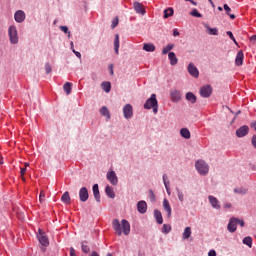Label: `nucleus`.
Instances as JSON below:
<instances>
[{
  "mask_svg": "<svg viewBox=\"0 0 256 256\" xmlns=\"http://www.w3.org/2000/svg\"><path fill=\"white\" fill-rule=\"evenodd\" d=\"M223 9L226 11V15L231 14V7H229V5L224 4Z\"/></svg>",
  "mask_w": 256,
  "mask_h": 256,
  "instance_id": "obj_47",
  "label": "nucleus"
},
{
  "mask_svg": "<svg viewBox=\"0 0 256 256\" xmlns=\"http://www.w3.org/2000/svg\"><path fill=\"white\" fill-rule=\"evenodd\" d=\"M100 114H101L103 117H106L107 119H111V113L109 112V108H107V106H103V107L100 109Z\"/></svg>",
  "mask_w": 256,
  "mask_h": 256,
  "instance_id": "obj_27",
  "label": "nucleus"
},
{
  "mask_svg": "<svg viewBox=\"0 0 256 256\" xmlns=\"http://www.w3.org/2000/svg\"><path fill=\"white\" fill-rule=\"evenodd\" d=\"M137 211L141 215H145L147 213V202L144 200H141L137 203Z\"/></svg>",
  "mask_w": 256,
  "mask_h": 256,
  "instance_id": "obj_17",
  "label": "nucleus"
},
{
  "mask_svg": "<svg viewBox=\"0 0 256 256\" xmlns=\"http://www.w3.org/2000/svg\"><path fill=\"white\" fill-rule=\"evenodd\" d=\"M237 225H240V227H245V221L243 219L236 218Z\"/></svg>",
  "mask_w": 256,
  "mask_h": 256,
  "instance_id": "obj_48",
  "label": "nucleus"
},
{
  "mask_svg": "<svg viewBox=\"0 0 256 256\" xmlns=\"http://www.w3.org/2000/svg\"><path fill=\"white\" fill-rule=\"evenodd\" d=\"M243 59H245V55L243 54V51L240 50L235 58V63L237 67H241V65H243Z\"/></svg>",
  "mask_w": 256,
  "mask_h": 256,
  "instance_id": "obj_20",
  "label": "nucleus"
},
{
  "mask_svg": "<svg viewBox=\"0 0 256 256\" xmlns=\"http://www.w3.org/2000/svg\"><path fill=\"white\" fill-rule=\"evenodd\" d=\"M105 193L109 199H115V191H113L111 186H106Z\"/></svg>",
  "mask_w": 256,
  "mask_h": 256,
  "instance_id": "obj_26",
  "label": "nucleus"
},
{
  "mask_svg": "<svg viewBox=\"0 0 256 256\" xmlns=\"http://www.w3.org/2000/svg\"><path fill=\"white\" fill-rule=\"evenodd\" d=\"M101 88L103 89V91H105V93H110L111 91V82H102L101 83Z\"/></svg>",
  "mask_w": 256,
  "mask_h": 256,
  "instance_id": "obj_34",
  "label": "nucleus"
},
{
  "mask_svg": "<svg viewBox=\"0 0 256 256\" xmlns=\"http://www.w3.org/2000/svg\"><path fill=\"white\" fill-rule=\"evenodd\" d=\"M168 59L170 61V65H177L178 59L177 56L175 55V52H169L168 53Z\"/></svg>",
  "mask_w": 256,
  "mask_h": 256,
  "instance_id": "obj_23",
  "label": "nucleus"
},
{
  "mask_svg": "<svg viewBox=\"0 0 256 256\" xmlns=\"http://www.w3.org/2000/svg\"><path fill=\"white\" fill-rule=\"evenodd\" d=\"M208 256H217V252L215 250H210Z\"/></svg>",
  "mask_w": 256,
  "mask_h": 256,
  "instance_id": "obj_53",
  "label": "nucleus"
},
{
  "mask_svg": "<svg viewBox=\"0 0 256 256\" xmlns=\"http://www.w3.org/2000/svg\"><path fill=\"white\" fill-rule=\"evenodd\" d=\"M60 30H61L63 33L67 34L68 37H71V31H69V27H67V26H60Z\"/></svg>",
  "mask_w": 256,
  "mask_h": 256,
  "instance_id": "obj_42",
  "label": "nucleus"
},
{
  "mask_svg": "<svg viewBox=\"0 0 256 256\" xmlns=\"http://www.w3.org/2000/svg\"><path fill=\"white\" fill-rule=\"evenodd\" d=\"M170 99L172 103H179L181 101V91L177 89L170 90Z\"/></svg>",
  "mask_w": 256,
  "mask_h": 256,
  "instance_id": "obj_9",
  "label": "nucleus"
},
{
  "mask_svg": "<svg viewBox=\"0 0 256 256\" xmlns=\"http://www.w3.org/2000/svg\"><path fill=\"white\" fill-rule=\"evenodd\" d=\"M251 143H252L254 149H256V134L252 136Z\"/></svg>",
  "mask_w": 256,
  "mask_h": 256,
  "instance_id": "obj_51",
  "label": "nucleus"
},
{
  "mask_svg": "<svg viewBox=\"0 0 256 256\" xmlns=\"http://www.w3.org/2000/svg\"><path fill=\"white\" fill-rule=\"evenodd\" d=\"M149 198H150V201H155V193L153 192V190H149Z\"/></svg>",
  "mask_w": 256,
  "mask_h": 256,
  "instance_id": "obj_49",
  "label": "nucleus"
},
{
  "mask_svg": "<svg viewBox=\"0 0 256 256\" xmlns=\"http://www.w3.org/2000/svg\"><path fill=\"white\" fill-rule=\"evenodd\" d=\"M119 25V18H114L113 20H112V25H111V27H112V29H115V27H117Z\"/></svg>",
  "mask_w": 256,
  "mask_h": 256,
  "instance_id": "obj_46",
  "label": "nucleus"
},
{
  "mask_svg": "<svg viewBox=\"0 0 256 256\" xmlns=\"http://www.w3.org/2000/svg\"><path fill=\"white\" fill-rule=\"evenodd\" d=\"M218 11H223V7L219 6Z\"/></svg>",
  "mask_w": 256,
  "mask_h": 256,
  "instance_id": "obj_64",
  "label": "nucleus"
},
{
  "mask_svg": "<svg viewBox=\"0 0 256 256\" xmlns=\"http://www.w3.org/2000/svg\"><path fill=\"white\" fill-rule=\"evenodd\" d=\"M189 237H191V227L188 226L183 231L182 239L185 241L189 239Z\"/></svg>",
  "mask_w": 256,
  "mask_h": 256,
  "instance_id": "obj_35",
  "label": "nucleus"
},
{
  "mask_svg": "<svg viewBox=\"0 0 256 256\" xmlns=\"http://www.w3.org/2000/svg\"><path fill=\"white\" fill-rule=\"evenodd\" d=\"M250 41H252V43H256V35L251 36Z\"/></svg>",
  "mask_w": 256,
  "mask_h": 256,
  "instance_id": "obj_59",
  "label": "nucleus"
},
{
  "mask_svg": "<svg viewBox=\"0 0 256 256\" xmlns=\"http://www.w3.org/2000/svg\"><path fill=\"white\" fill-rule=\"evenodd\" d=\"M123 116H124V119L133 118V106L131 104H126L123 107Z\"/></svg>",
  "mask_w": 256,
  "mask_h": 256,
  "instance_id": "obj_8",
  "label": "nucleus"
},
{
  "mask_svg": "<svg viewBox=\"0 0 256 256\" xmlns=\"http://www.w3.org/2000/svg\"><path fill=\"white\" fill-rule=\"evenodd\" d=\"M162 179H163L166 192L168 193V195H171V188L169 187L171 182H169V177H167V174H163Z\"/></svg>",
  "mask_w": 256,
  "mask_h": 256,
  "instance_id": "obj_22",
  "label": "nucleus"
},
{
  "mask_svg": "<svg viewBox=\"0 0 256 256\" xmlns=\"http://www.w3.org/2000/svg\"><path fill=\"white\" fill-rule=\"evenodd\" d=\"M187 71H188L189 75L194 77V79L199 78V69H197V66H195V64L189 63L187 66Z\"/></svg>",
  "mask_w": 256,
  "mask_h": 256,
  "instance_id": "obj_7",
  "label": "nucleus"
},
{
  "mask_svg": "<svg viewBox=\"0 0 256 256\" xmlns=\"http://www.w3.org/2000/svg\"><path fill=\"white\" fill-rule=\"evenodd\" d=\"M209 3L212 7H215V3H213V0L209 1Z\"/></svg>",
  "mask_w": 256,
  "mask_h": 256,
  "instance_id": "obj_63",
  "label": "nucleus"
},
{
  "mask_svg": "<svg viewBox=\"0 0 256 256\" xmlns=\"http://www.w3.org/2000/svg\"><path fill=\"white\" fill-rule=\"evenodd\" d=\"M154 218L156 219L158 225H163V214L158 209L154 210Z\"/></svg>",
  "mask_w": 256,
  "mask_h": 256,
  "instance_id": "obj_21",
  "label": "nucleus"
},
{
  "mask_svg": "<svg viewBox=\"0 0 256 256\" xmlns=\"http://www.w3.org/2000/svg\"><path fill=\"white\" fill-rule=\"evenodd\" d=\"M195 169L199 173V175H209V164H207L205 160H197L195 162Z\"/></svg>",
  "mask_w": 256,
  "mask_h": 256,
  "instance_id": "obj_2",
  "label": "nucleus"
},
{
  "mask_svg": "<svg viewBox=\"0 0 256 256\" xmlns=\"http://www.w3.org/2000/svg\"><path fill=\"white\" fill-rule=\"evenodd\" d=\"M8 37L11 45H17V43H19V34L17 32V26L11 25L8 28Z\"/></svg>",
  "mask_w": 256,
  "mask_h": 256,
  "instance_id": "obj_3",
  "label": "nucleus"
},
{
  "mask_svg": "<svg viewBox=\"0 0 256 256\" xmlns=\"http://www.w3.org/2000/svg\"><path fill=\"white\" fill-rule=\"evenodd\" d=\"M234 193L238 195H246L247 194V189L245 188H234Z\"/></svg>",
  "mask_w": 256,
  "mask_h": 256,
  "instance_id": "obj_40",
  "label": "nucleus"
},
{
  "mask_svg": "<svg viewBox=\"0 0 256 256\" xmlns=\"http://www.w3.org/2000/svg\"><path fill=\"white\" fill-rule=\"evenodd\" d=\"M26 15H25V11L23 10H17L14 13V21H16V23H23V21H25L26 19Z\"/></svg>",
  "mask_w": 256,
  "mask_h": 256,
  "instance_id": "obj_13",
  "label": "nucleus"
},
{
  "mask_svg": "<svg viewBox=\"0 0 256 256\" xmlns=\"http://www.w3.org/2000/svg\"><path fill=\"white\" fill-rule=\"evenodd\" d=\"M79 199L82 203H86L89 200V190L87 187H82L79 190Z\"/></svg>",
  "mask_w": 256,
  "mask_h": 256,
  "instance_id": "obj_10",
  "label": "nucleus"
},
{
  "mask_svg": "<svg viewBox=\"0 0 256 256\" xmlns=\"http://www.w3.org/2000/svg\"><path fill=\"white\" fill-rule=\"evenodd\" d=\"M228 16L230 17V19H235V14H228Z\"/></svg>",
  "mask_w": 256,
  "mask_h": 256,
  "instance_id": "obj_60",
  "label": "nucleus"
},
{
  "mask_svg": "<svg viewBox=\"0 0 256 256\" xmlns=\"http://www.w3.org/2000/svg\"><path fill=\"white\" fill-rule=\"evenodd\" d=\"M27 171V168H20L21 175H25V172Z\"/></svg>",
  "mask_w": 256,
  "mask_h": 256,
  "instance_id": "obj_58",
  "label": "nucleus"
},
{
  "mask_svg": "<svg viewBox=\"0 0 256 256\" xmlns=\"http://www.w3.org/2000/svg\"><path fill=\"white\" fill-rule=\"evenodd\" d=\"M227 230L229 233H235V231H237V218L232 217L229 219Z\"/></svg>",
  "mask_w": 256,
  "mask_h": 256,
  "instance_id": "obj_12",
  "label": "nucleus"
},
{
  "mask_svg": "<svg viewBox=\"0 0 256 256\" xmlns=\"http://www.w3.org/2000/svg\"><path fill=\"white\" fill-rule=\"evenodd\" d=\"M211 93H213V88L211 85H205L200 88V95L204 99L211 97Z\"/></svg>",
  "mask_w": 256,
  "mask_h": 256,
  "instance_id": "obj_6",
  "label": "nucleus"
},
{
  "mask_svg": "<svg viewBox=\"0 0 256 256\" xmlns=\"http://www.w3.org/2000/svg\"><path fill=\"white\" fill-rule=\"evenodd\" d=\"M158 104H159V101H157V95L151 94L150 98H148L144 103V109L150 110L152 109V107H155Z\"/></svg>",
  "mask_w": 256,
  "mask_h": 256,
  "instance_id": "obj_5",
  "label": "nucleus"
},
{
  "mask_svg": "<svg viewBox=\"0 0 256 256\" xmlns=\"http://www.w3.org/2000/svg\"><path fill=\"white\" fill-rule=\"evenodd\" d=\"M226 34L228 35V37H230L231 41H233L235 45H238L237 39H235V36H233V32L227 31Z\"/></svg>",
  "mask_w": 256,
  "mask_h": 256,
  "instance_id": "obj_43",
  "label": "nucleus"
},
{
  "mask_svg": "<svg viewBox=\"0 0 256 256\" xmlns=\"http://www.w3.org/2000/svg\"><path fill=\"white\" fill-rule=\"evenodd\" d=\"M175 47V44H168L162 49V55H167Z\"/></svg>",
  "mask_w": 256,
  "mask_h": 256,
  "instance_id": "obj_37",
  "label": "nucleus"
},
{
  "mask_svg": "<svg viewBox=\"0 0 256 256\" xmlns=\"http://www.w3.org/2000/svg\"><path fill=\"white\" fill-rule=\"evenodd\" d=\"M231 207H233V205L229 202L224 204V209H231Z\"/></svg>",
  "mask_w": 256,
  "mask_h": 256,
  "instance_id": "obj_54",
  "label": "nucleus"
},
{
  "mask_svg": "<svg viewBox=\"0 0 256 256\" xmlns=\"http://www.w3.org/2000/svg\"><path fill=\"white\" fill-rule=\"evenodd\" d=\"M192 5H197V2H195L194 0H188Z\"/></svg>",
  "mask_w": 256,
  "mask_h": 256,
  "instance_id": "obj_61",
  "label": "nucleus"
},
{
  "mask_svg": "<svg viewBox=\"0 0 256 256\" xmlns=\"http://www.w3.org/2000/svg\"><path fill=\"white\" fill-rule=\"evenodd\" d=\"M106 177L111 183V185H117L119 183V178L117 177V174L113 170L109 171Z\"/></svg>",
  "mask_w": 256,
  "mask_h": 256,
  "instance_id": "obj_14",
  "label": "nucleus"
},
{
  "mask_svg": "<svg viewBox=\"0 0 256 256\" xmlns=\"http://www.w3.org/2000/svg\"><path fill=\"white\" fill-rule=\"evenodd\" d=\"M190 15H192V17H198V18H201L202 15L201 13H199V11L197 9H193L191 12H190Z\"/></svg>",
  "mask_w": 256,
  "mask_h": 256,
  "instance_id": "obj_44",
  "label": "nucleus"
},
{
  "mask_svg": "<svg viewBox=\"0 0 256 256\" xmlns=\"http://www.w3.org/2000/svg\"><path fill=\"white\" fill-rule=\"evenodd\" d=\"M208 201H209L212 209H216L217 211H219V209H221V203L219 202L217 197H215L213 195H209L208 196Z\"/></svg>",
  "mask_w": 256,
  "mask_h": 256,
  "instance_id": "obj_11",
  "label": "nucleus"
},
{
  "mask_svg": "<svg viewBox=\"0 0 256 256\" xmlns=\"http://www.w3.org/2000/svg\"><path fill=\"white\" fill-rule=\"evenodd\" d=\"M112 227L119 237H121L123 233L125 235H129L131 233V224L125 219H123L121 223L118 219H114L112 222Z\"/></svg>",
  "mask_w": 256,
  "mask_h": 256,
  "instance_id": "obj_1",
  "label": "nucleus"
},
{
  "mask_svg": "<svg viewBox=\"0 0 256 256\" xmlns=\"http://www.w3.org/2000/svg\"><path fill=\"white\" fill-rule=\"evenodd\" d=\"M62 203H65L66 205H69L71 203V196L69 195V192L66 191L61 197Z\"/></svg>",
  "mask_w": 256,
  "mask_h": 256,
  "instance_id": "obj_30",
  "label": "nucleus"
},
{
  "mask_svg": "<svg viewBox=\"0 0 256 256\" xmlns=\"http://www.w3.org/2000/svg\"><path fill=\"white\" fill-rule=\"evenodd\" d=\"M81 249H82L83 253H90L91 252V248H89L87 246V242H82Z\"/></svg>",
  "mask_w": 256,
  "mask_h": 256,
  "instance_id": "obj_41",
  "label": "nucleus"
},
{
  "mask_svg": "<svg viewBox=\"0 0 256 256\" xmlns=\"http://www.w3.org/2000/svg\"><path fill=\"white\" fill-rule=\"evenodd\" d=\"M180 135L183 137V139H191V131H189L187 128L180 129Z\"/></svg>",
  "mask_w": 256,
  "mask_h": 256,
  "instance_id": "obj_24",
  "label": "nucleus"
},
{
  "mask_svg": "<svg viewBox=\"0 0 256 256\" xmlns=\"http://www.w3.org/2000/svg\"><path fill=\"white\" fill-rule=\"evenodd\" d=\"M176 195L180 203H183L185 201V194H183V190L179 189V187L176 188Z\"/></svg>",
  "mask_w": 256,
  "mask_h": 256,
  "instance_id": "obj_33",
  "label": "nucleus"
},
{
  "mask_svg": "<svg viewBox=\"0 0 256 256\" xmlns=\"http://www.w3.org/2000/svg\"><path fill=\"white\" fill-rule=\"evenodd\" d=\"M37 239L40 244H42L43 247H48L49 245V238L47 237V234L42 229L38 230L37 233Z\"/></svg>",
  "mask_w": 256,
  "mask_h": 256,
  "instance_id": "obj_4",
  "label": "nucleus"
},
{
  "mask_svg": "<svg viewBox=\"0 0 256 256\" xmlns=\"http://www.w3.org/2000/svg\"><path fill=\"white\" fill-rule=\"evenodd\" d=\"M174 10L173 8H168L164 10V19H169V17H173Z\"/></svg>",
  "mask_w": 256,
  "mask_h": 256,
  "instance_id": "obj_38",
  "label": "nucleus"
},
{
  "mask_svg": "<svg viewBox=\"0 0 256 256\" xmlns=\"http://www.w3.org/2000/svg\"><path fill=\"white\" fill-rule=\"evenodd\" d=\"M242 243L251 249V247H253V238L251 236H246L243 238Z\"/></svg>",
  "mask_w": 256,
  "mask_h": 256,
  "instance_id": "obj_28",
  "label": "nucleus"
},
{
  "mask_svg": "<svg viewBox=\"0 0 256 256\" xmlns=\"http://www.w3.org/2000/svg\"><path fill=\"white\" fill-rule=\"evenodd\" d=\"M162 233H164V235H169V233H171V225L164 224L162 227Z\"/></svg>",
  "mask_w": 256,
  "mask_h": 256,
  "instance_id": "obj_39",
  "label": "nucleus"
},
{
  "mask_svg": "<svg viewBox=\"0 0 256 256\" xmlns=\"http://www.w3.org/2000/svg\"><path fill=\"white\" fill-rule=\"evenodd\" d=\"M119 47H120L119 34H115L114 51H115L116 55H119Z\"/></svg>",
  "mask_w": 256,
  "mask_h": 256,
  "instance_id": "obj_29",
  "label": "nucleus"
},
{
  "mask_svg": "<svg viewBox=\"0 0 256 256\" xmlns=\"http://www.w3.org/2000/svg\"><path fill=\"white\" fill-rule=\"evenodd\" d=\"M179 35H180V34H179V30L174 29V30H173V36H174V37H179Z\"/></svg>",
  "mask_w": 256,
  "mask_h": 256,
  "instance_id": "obj_56",
  "label": "nucleus"
},
{
  "mask_svg": "<svg viewBox=\"0 0 256 256\" xmlns=\"http://www.w3.org/2000/svg\"><path fill=\"white\" fill-rule=\"evenodd\" d=\"M186 99L189 101V103H192L193 105L194 103H197V96H195L193 92H187Z\"/></svg>",
  "mask_w": 256,
  "mask_h": 256,
  "instance_id": "obj_25",
  "label": "nucleus"
},
{
  "mask_svg": "<svg viewBox=\"0 0 256 256\" xmlns=\"http://www.w3.org/2000/svg\"><path fill=\"white\" fill-rule=\"evenodd\" d=\"M204 27L209 35H219V30L217 28H210L208 24H205Z\"/></svg>",
  "mask_w": 256,
  "mask_h": 256,
  "instance_id": "obj_31",
  "label": "nucleus"
},
{
  "mask_svg": "<svg viewBox=\"0 0 256 256\" xmlns=\"http://www.w3.org/2000/svg\"><path fill=\"white\" fill-rule=\"evenodd\" d=\"M133 9L136 13H138V15H145V13H147V11H145V8H143V4L138 1L133 3Z\"/></svg>",
  "mask_w": 256,
  "mask_h": 256,
  "instance_id": "obj_16",
  "label": "nucleus"
},
{
  "mask_svg": "<svg viewBox=\"0 0 256 256\" xmlns=\"http://www.w3.org/2000/svg\"><path fill=\"white\" fill-rule=\"evenodd\" d=\"M108 70H109V72H110V75H115V72L113 71V64H110V65L108 66Z\"/></svg>",
  "mask_w": 256,
  "mask_h": 256,
  "instance_id": "obj_52",
  "label": "nucleus"
},
{
  "mask_svg": "<svg viewBox=\"0 0 256 256\" xmlns=\"http://www.w3.org/2000/svg\"><path fill=\"white\" fill-rule=\"evenodd\" d=\"M74 55H76V57H78V59H81V52L74 51Z\"/></svg>",
  "mask_w": 256,
  "mask_h": 256,
  "instance_id": "obj_57",
  "label": "nucleus"
},
{
  "mask_svg": "<svg viewBox=\"0 0 256 256\" xmlns=\"http://www.w3.org/2000/svg\"><path fill=\"white\" fill-rule=\"evenodd\" d=\"M143 49L147 53H153V51H155V46L152 43H145Z\"/></svg>",
  "mask_w": 256,
  "mask_h": 256,
  "instance_id": "obj_32",
  "label": "nucleus"
},
{
  "mask_svg": "<svg viewBox=\"0 0 256 256\" xmlns=\"http://www.w3.org/2000/svg\"><path fill=\"white\" fill-rule=\"evenodd\" d=\"M39 199H40V203H43V201H45V194L40 193Z\"/></svg>",
  "mask_w": 256,
  "mask_h": 256,
  "instance_id": "obj_55",
  "label": "nucleus"
},
{
  "mask_svg": "<svg viewBox=\"0 0 256 256\" xmlns=\"http://www.w3.org/2000/svg\"><path fill=\"white\" fill-rule=\"evenodd\" d=\"M151 109L153 110V113H155V114L159 113V104H156L155 106H152Z\"/></svg>",
  "mask_w": 256,
  "mask_h": 256,
  "instance_id": "obj_50",
  "label": "nucleus"
},
{
  "mask_svg": "<svg viewBox=\"0 0 256 256\" xmlns=\"http://www.w3.org/2000/svg\"><path fill=\"white\" fill-rule=\"evenodd\" d=\"M51 71H53V69L51 68V64H49V62H47L45 64V72H46V75H49V73H51Z\"/></svg>",
  "mask_w": 256,
  "mask_h": 256,
  "instance_id": "obj_45",
  "label": "nucleus"
},
{
  "mask_svg": "<svg viewBox=\"0 0 256 256\" xmlns=\"http://www.w3.org/2000/svg\"><path fill=\"white\" fill-rule=\"evenodd\" d=\"M92 191H93L95 201L97 203H101V192H99V184H94L92 186Z\"/></svg>",
  "mask_w": 256,
  "mask_h": 256,
  "instance_id": "obj_18",
  "label": "nucleus"
},
{
  "mask_svg": "<svg viewBox=\"0 0 256 256\" xmlns=\"http://www.w3.org/2000/svg\"><path fill=\"white\" fill-rule=\"evenodd\" d=\"M70 46H71V49H75V44H73V42H70Z\"/></svg>",
  "mask_w": 256,
  "mask_h": 256,
  "instance_id": "obj_62",
  "label": "nucleus"
},
{
  "mask_svg": "<svg viewBox=\"0 0 256 256\" xmlns=\"http://www.w3.org/2000/svg\"><path fill=\"white\" fill-rule=\"evenodd\" d=\"M163 209L167 213L168 219L171 218L172 209L171 204H169V200H167V198L163 199Z\"/></svg>",
  "mask_w": 256,
  "mask_h": 256,
  "instance_id": "obj_19",
  "label": "nucleus"
},
{
  "mask_svg": "<svg viewBox=\"0 0 256 256\" xmlns=\"http://www.w3.org/2000/svg\"><path fill=\"white\" fill-rule=\"evenodd\" d=\"M71 87H73V84L71 82H66L63 86V89L66 93V95H71Z\"/></svg>",
  "mask_w": 256,
  "mask_h": 256,
  "instance_id": "obj_36",
  "label": "nucleus"
},
{
  "mask_svg": "<svg viewBox=\"0 0 256 256\" xmlns=\"http://www.w3.org/2000/svg\"><path fill=\"white\" fill-rule=\"evenodd\" d=\"M249 135V126L244 125L236 130V136L239 138Z\"/></svg>",
  "mask_w": 256,
  "mask_h": 256,
  "instance_id": "obj_15",
  "label": "nucleus"
}]
</instances>
